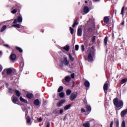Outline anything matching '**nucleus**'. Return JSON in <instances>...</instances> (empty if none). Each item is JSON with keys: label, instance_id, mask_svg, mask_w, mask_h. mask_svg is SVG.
<instances>
[{"label": "nucleus", "instance_id": "f257e3e1", "mask_svg": "<svg viewBox=\"0 0 127 127\" xmlns=\"http://www.w3.org/2000/svg\"><path fill=\"white\" fill-rule=\"evenodd\" d=\"M88 58L85 57V60H88L89 62H92L93 60H94L93 58H94V56H95V49H94V48L91 47L90 48L88 51Z\"/></svg>", "mask_w": 127, "mask_h": 127}, {"label": "nucleus", "instance_id": "f03ea898", "mask_svg": "<svg viewBox=\"0 0 127 127\" xmlns=\"http://www.w3.org/2000/svg\"><path fill=\"white\" fill-rule=\"evenodd\" d=\"M15 73H16V70L14 69L13 68H8L4 69L2 72V75H8L9 76H13L15 75Z\"/></svg>", "mask_w": 127, "mask_h": 127}, {"label": "nucleus", "instance_id": "7ed1b4c3", "mask_svg": "<svg viewBox=\"0 0 127 127\" xmlns=\"http://www.w3.org/2000/svg\"><path fill=\"white\" fill-rule=\"evenodd\" d=\"M114 104L116 106V108L122 109L124 107V102L123 101L118 99V98H115L114 99Z\"/></svg>", "mask_w": 127, "mask_h": 127}, {"label": "nucleus", "instance_id": "20e7f679", "mask_svg": "<svg viewBox=\"0 0 127 127\" xmlns=\"http://www.w3.org/2000/svg\"><path fill=\"white\" fill-rule=\"evenodd\" d=\"M77 95L78 93L77 92H72L69 97L70 101H74L77 98Z\"/></svg>", "mask_w": 127, "mask_h": 127}, {"label": "nucleus", "instance_id": "39448f33", "mask_svg": "<svg viewBox=\"0 0 127 127\" xmlns=\"http://www.w3.org/2000/svg\"><path fill=\"white\" fill-rule=\"evenodd\" d=\"M108 87H109V81H107L105 82L103 86L104 91L105 94L108 93Z\"/></svg>", "mask_w": 127, "mask_h": 127}, {"label": "nucleus", "instance_id": "423d86ee", "mask_svg": "<svg viewBox=\"0 0 127 127\" xmlns=\"http://www.w3.org/2000/svg\"><path fill=\"white\" fill-rule=\"evenodd\" d=\"M63 64H64L65 66H68L69 64V61H68V60L67 59V57H64V61H63Z\"/></svg>", "mask_w": 127, "mask_h": 127}, {"label": "nucleus", "instance_id": "0eeeda50", "mask_svg": "<svg viewBox=\"0 0 127 127\" xmlns=\"http://www.w3.org/2000/svg\"><path fill=\"white\" fill-rule=\"evenodd\" d=\"M65 103H66V100H65V99L62 100L58 103L57 106L58 107H60L63 105V104H65Z\"/></svg>", "mask_w": 127, "mask_h": 127}, {"label": "nucleus", "instance_id": "6e6552de", "mask_svg": "<svg viewBox=\"0 0 127 127\" xmlns=\"http://www.w3.org/2000/svg\"><path fill=\"white\" fill-rule=\"evenodd\" d=\"M28 112L27 111H26L25 112L26 114V121H27V124H30L31 122V119H30V117H29V116H27V113Z\"/></svg>", "mask_w": 127, "mask_h": 127}, {"label": "nucleus", "instance_id": "1a4fd4ad", "mask_svg": "<svg viewBox=\"0 0 127 127\" xmlns=\"http://www.w3.org/2000/svg\"><path fill=\"white\" fill-rule=\"evenodd\" d=\"M83 11L85 14L88 13V12L90 11V8H89V7L87 6H84L83 8Z\"/></svg>", "mask_w": 127, "mask_h": 127}, {"label": "nucleus", "instance_id": "9d476101", "mask_svg": "<svg viewBox=\"0 0 127 127\" xmlns=\"http://www.w3.org/2000/svg\"><path fill=\"white\" fill-rule=\"evenodd\" d=\"M10 59L12 60V61H14V60L16 59V55L14 54H11L10 56Z\"/></svg>", "mask_w": 127, "mask_h": 127}, {"label": "nucleus", "instance_id": "9b49d317", "mask_svg": "<svg viewBox=\"0 0 127 127\" xmlns=\"http://www.w3.org/2000/svg\"><path fill=\"white\" fill-rule=\"evenodd\" d=\"M127 114V111L126 110H124L122 111L121 113V116L122 118H124V117H125V116H126V115Z\"/></svg>", "mask_w": 127, "mask_h": 127}, {"label": "nucleus", "instance_id": "f8f14e48", "mask_svg": "<svg viewBox=\"0 0 127 127\" xmlns=\"http://www.w3.org/2000/svg\"><path fill=\"white\" fill-rule=\"evenodd\" d=\"M104 21L106 23V24H108V23H109V21H110V19L109 18V17H105L104 18Z\"/></svg>", "mask_w": 127, "mask_h": 127}, {"label": "nucleus", "instance_id": "ddd939ff", "mask_svg": "<svg viewBox=\"0 0 127 127\" xmlns=\"http://www.w3.org/2000/svg\"><path fill=\"white\" fill-rule=\"evenodd\" d=\"M78 36H82V28H79L77 30Z\"/></svg>", "mask_w": 127, "mask_h": 127}, {"label": "nucleus", "instance_id": "4468645a", "mask_svg": "<svg viewBox=\"0 0 127 127\" xmlns=\"http://www.w3.org/2000/svg\"><path fill=\"white\" fill-rule=\"evenodd\" d=\"M40 104V102L39 101V100L38 99H36L34 101V104L35 106H39V104Z\"/></svg>", "mask_w": 127, "mask_h": 127}, {"label": "nucleus", "instance_id": "2eb2a0df", "mask_svg": "<svg viewBox=\"0 0 127 127\" xmlns=\"http://www.w3.org/2000/svg\"><path fill=\"white\" fill-rule=\"evenodd\" d=\"M26 97L28 99H31V98L33 97V94H32V93H28L26 95Z\"/></svg>", "mask_w": 127, "mask_h": 127}, {"label": "nucleus", "instance_id": "dca6fc26", "mask_svg": "<svg viewBox=\"0 0 127 127\" xmlns=\"http://www.w3.org/2000/svg\"><path fill=\"white\" fill-rule=\"evenodd\" d=\"M17 22H22V16L21 15L18 16Z\"/></svg>", "mask_w": 127, "mask_h": 127}, {"label": "nucleus", "instance_id": "f3484780", "mask_svg": "<svg viewBox=\"0 0 127 127\" xmlns=\"http://www.w3.org/2000/svg\"><path fill=\"white\" fill-rule=\"evenodd\" d=\"M65 80L66 81V82H70V81H71V77L70 76H66L65 77Z\"/></svg>", "mask_w": 127, "mask_h": 127}, {"label": "nucleus", "instance_id": "a211bd4d", "mask_svg": "<svg viewBox=\"0 0 127 127\" xmlns=\"http://www.w3.org/2000/svg\"><path fill=\"white\" fill-rule=\"evenodd\" d=\"M18 100V99L16 97H12V101L13 103H14V104H15V103L17 102Z\"/></svg>", "mask_w": 127, "mask_h": 127}, {"label": "nucleus", "instance_id": "6ab92c4d", "mask_svg": "<svg viewBox=\"0 0 127 127\" xmlns=\"http://www.w3.org/2000/svg\"><path fill=\"white\" fill-rule=\"evenodd\" d=\"M84 85L86 87H90V82L86 80L84 82Z\"/></svg>", "mask_w": 127, "mask_h": 127}, {"label": "nucleus", "instance_id": "aec40b11", "mask_svg": "<svg viewBox=\"0 0 127 127\" xmlns=\"http://www.w3.org/2000/svg\"><path fill=\"white\" fill-rule=\"evenodd\" d=\"M79 24V22H78V21H77V20H74V22L73 23V24L72 25V27H75V26H76V25H78Z\"/></svg>", "mask_w": 127, "mask_h": 127}, {"label": "nucleus", "instance_id": "412c9836", "mask_svg": "<svg viewBox=\"0 0 127 127\" xmlns=\"http://www.w3.org/2000/svg\"><path fill=\"white\" fill-rule=\"evenodd\" d=\"M71 107V105L69 104V105H66L65 106V107H64V110H65V111H67V110H69V108Z\"/></svg>", "mask_w": 127, "mask_h": 127}, {"label": "nucleus", "instance_id": "4be33fe9", "mask_svg": "<svg viewBox=\"0 0 127 127\" xmlns=\"http://www.w3.org/2000/svg\"><path fill=\"white\" fill-rule=\"evenodd\" d=\"M20 101H21V102H23L24 103H25L26 104L27 103V100L23 99L22 98V97H21V96L20 97Z\"/></svg>", "mask_w": 127, "mask_h": 127}, {"label": "nucleus", "instance_id": "5701e85b", "mask_svg": "<svg viewBox=\"0 0 127 127\" xmlns=\"http://www.w3.org/2000/svg\"><path fill=\"white\" fill-rule=\"evenodd\" d=\"M86 108L87 109V111L88 112H91L92 108H91V106H89V105H86Z\"/></svg>", "mask_w": 127, "mask_h": 127}, {"label": "nucleus", "instance_id": "b1692460", "mask_svg": "<svg viewBox=\"0 0 127 127\" xmlns=\"http://www.w3.org/2000/svg\"><path fill=\"white\" fill-rule=\"evenodd\" d=\"M5 29H6V25L3 26L0 30L1 32H3V31H4Z\"/></svg>", "mask_w": 127, "mask_h": 127}, {"label": "nucleus", "instance_id": "393cba45", "mask_svg": "<svg viewBox=\"0 0 127 127\" xmlns=\"http://www.w3.org/2000/svg\"><path fill=\"white\" fill-rule=\"evenodd\" d=\"M66 95H67V96H70V95L71 94V93H72V91H71V90L70 89H67L66 90Z\"/></svg>", "mask_w": 127, "mask_h": 127}, {"label": "nucleus", "instance_id": "a878e982", "mask_svg": "<svg viewBox=\"0 0 127 127\" xmlns=\"http://www.w3.org/2000/svg\"><path fill=\"white\" fill-rule=\"evenodd\" d=\"M68 55H69V58L70 61L73 62V61H74V58H73V57H72V55H71V54H69Z\"/></svg>", "mask_w": 127, "mask_h": 127}, {"label": "nucleus", "instance_id": "bb28decb", "mask_svg": "<svg viewBox=\"0 0 127 127\" xmlns=\"http://www.w3.org/2000/svg\"><path fill=\"white\" fill-rule=\"evenodd\" d=\"M125 9H126V8L125 9V7L124 6H123V7H122V10H121V14L122 15H125V14H124V12H125Z\"/></svg>", "mask_w": 127, "mask_h": 127}, {"label": "nucleus", "instance_id": "cd10ccee", "mask_svg": "<svg viewBox=\"0 0 127 127\" xmlns=\"http://www.w3.org/2000/svg\"><path fill=\"white\" fill-rule=\"evenodd\" d=\"M63 86H60L58 89V92L59 93H60V92H62V91H63Z\"/></svg>", "mask_w": 127, "mask_h": 127}, {"label": "nucleus", "instance_id": "c85d7f7f", "mask_svg": "<svg viewBox=\"0 0 127 127\" xmlns=\"http://www.w3.org/2000/svg\"><path fill=\"white\" fill-rule=\"evenodd\" d=\"M16 49H17V50H18L19 52H20V53H22L23 51L22 49L18 47H16Z\"/></svg>", "mask_w": 127, "mask_h": 127}, {"label": "nucleus", "instance_id": "c756f323", "mask_svg": "<svg viewBox=\"0 0 127 127\" xmlns=\"http://www.w3.org/2000/svg\"><path fill=\"white\" fill-rule=\"evenodd\" d=\"M83 127H90V123H86L83 124Z\"/></svg>", "mask_w": 127, "mask_h": 127}, {"label": "nucleus", "instance_id": "7c9ffc66", "mask_svg": "<svg viewBox=\"0 0 127 127\" xmlns=\"http://www.w3.org/2000/svg\"><path fill=\"white\" fill-rule=\"evenodd\" d=\"M13 27H16L17 28H20V25L19 24H14L12 25Z\"/></svg>", "mask_w": 127, "mask_h": 127}, {"label": "nucleus", "instance_id": "2f4dec72", "mask_svg": "<svg viewBox=\"0 0 127 127\" xmlns=\"http://www.w3.org/2000/svg\"><path fill=\"white\" fill-rule=\"evenodd\" d=\"M64 50H66V51H69V46L66 45V46H64Z\"/></svg>", "mask_w": 127, "mask_h": 127}, {"label": "nucleus", "instance_id": "473e14b6", "mask_svg": "<svg viewBox=\"0 0 127 127\" xmlns=\"http://www.w3.org/2000/svg\"><path fill=\"white\" fill-rule=\"evenodd\" d=\"M15 93H16V95L17 96V97H20V92H19V91L16 90Z\"/></svg>", "mask_w": 127, "mask_h": 127}, {"label": "nucleus", "instance_id": "72a5a7b5", "mask_svg": "<svg viewBox=\"0 0 127 127\" xmlns=\"http://www.w3.org/2000/svg\"><path fill=\"white\" fill-rule=\"evenodd\" d=\"M64 95L65 93H64V92H61L59 94V96L61 98H64Z\"/></svg>", "mask_w": 127, "mask_h": 127}, {"label": "nucleus", "instance_id": "f704fd0d", "mask_svg": "<svg viewBox=\"0 0 127 127\" xmlns=\"http://www.w3.org/2000/svg\"><path fill=\"white\" fill-rule=\"evenodd\" d=\"M69 29L70 30L71 34H74V29H73L72 27H70Z\"/></svg>", "mask_w": 127, "mask_h": 127}, {"label": "nucleus", "instance_id": "c9c22d12", "mask_svg": "<svg viewBox=\"0 0 127 127\" xmlns=\"http://www.w3.org/2000/svg\"><path fill=\"white\" fill-rule=\"evenodd\" d=\"M108 43V37L106 36L104 39V44L106 45Z\"/></svg>", "mask_w": 127, "mask_h": 127}, {"label": "nucleus", "instance_id": "e433bc0d", "mask_svg": "<svg viewBox=\"0 0 127 127\" xmlns=\"http://www.w3.org/2000/svg\"><path fill=\"white\" fill-rule=\"evenodd\" d=\"M11 13H13V14H15L16 12H17V9H14L11 11Z\"/></svg>", "mask_w": 127, "mask_h": 127}, {"label": "nucleus", "instance_id": "4c0bfd02", "mask_svg": "<svg viewBox=\"0 0 127 127\" xmlns=\"http://www.w3.org/2000/svg\"><path fill=\"white\" fill-rule=\"evenodd\" d=\"M127 81V78L123 79L122 80V84H125Z\"/></svg>", "mask_w": 127, "mask_h": 127}, {"label": "nucleus", "instance_id": "58836bf2", "mask_svg": "<svg viewBox=\"0 0 127 127\" xmlns=\"http://www.w3.org/2000/svg\"><path fill=\"white\" fill-rule=\"evenodd\" d=\"M122 127H126V122H125V121L122 122Z\"/></svg>", "mask_w": 127, "mask_h": 127}, {"label": "nucleus", "instance_id": "ea45409f", "mask_svg": "<svg viewBox=\"0 0 127 127\" xmlns=\"http://www.w3.org/2000/svg\"><path fill=\"white\" fill-rule=\"evenodd\" d=\"M75 49L76 51H78V50H79V45H76L75 46Z\"/></svg>", "mask_w": 127, "mask_h": 127}, {"label": "nucleus", "instance_id": "a19ab883", "mask_svg": "<svg viewBox=\"0 0 127 127\" xmlns=\"http://www.w3.org/2000/svg\"><path fill=\"white\" fill-rule=\"evenodd\" d=\"M81 49L82 51H85V47L83 46V45H82L81 46Z\"/></svg>", "mask_w": 127, "mask_h": 127}, {"label": "nucleus", "instance_id": "79ce46f5", "mask_svg": "<svg viewBox=\"0 0 127 127\" xmlns=\"http://www.w3.org/2000/svg\"><path fill=\"white\" fill-rule=\"evenodd\" d=\"M71 77L72 78V79H74L75 78V74L74 73H72L71 74Z\"/></svg>", "mask_w": 127, "mask_h": 127}, {"label": "nucleus", "instance_id": "37998d69", "mask_svg": "<svg viewBox=\"0 0 127 127\" xmlns=\"http://www.w3.org/2000/svg\"><path fill=\"white\" fill-rule=\"evenodd\" d=\"M63 112H64V110H63V109H61L60 110V114H61V115H62V114H63Z\"/></svg>", "mask_w": 127, "mask_h": 127}, {"label": "nucleus", "instance_id": "c03bdc74", "mask_svg": "<svg viewBox=\"0 0 127 127\" xmlns=\"http://www.w3.org/2000/svg\"><path fill=\"white\" fill-rule=\"evenodd\" d=\"M114 125V121H112L110 123V127H113V126Z\"/></svg>", "mask_w": 127, "mask_h": 127}, {"label": "nucleus", "instance_id": "a18cd8bd", "mask_svg": "<svg viewBox=\"0 0 127 127\" xmlns=\"http://www.w3.org/2000/svg\"><path fill=\"white\" fill-rule=\"evenodd\" d=\"M13 23L14 24H16V23H17V20L15 19V20H14V21L13 22Z\"/></svg>", "mask_w": 127, "mask_h": 127}, {"label": "nucleus", "instance_id": "49530a36", "mask_svg": "<svg viewBox=\"0 0 127 127\" xmlns=\"http://www.w3.org/2000/svg\"><path fill=\"white\" fill-rule=\"evenodd\" d=\"M81 113H85V112H86V111L85 110V109H84V108H82L81 110Z\"/></svg>", "mask_w": 127, "mask_h": 127}, {"label": "nucleus", "instance_id": "de8ad7c7", "mask_svg": "<svg viewBox=\"0 0 127 127\" xmlns=\"http://www.w3.org/2000/svg\"><path fill=\"white\" fill-rule=\"evenodd\" d=\"M38 122H39V123L42 122V118L41 117H40V118L39 119Z\"/></svg>", "mask_w": 127, "mask_h": 127}, {"label": "nucleus", "instance_id": "09e8293b", "mask_svg": "<svg viewBox=\"0 0 127 127\" xmlns=\"http://www.w3.org/2000/svg\"><path fill=\"white\" fill-rule=\"evenodd\" d=\"M8 92H9V93H12V89L9 88L8 89Z\"/></svg>", "mask_w": 127, "mask_h": 127}, {"label": "nucleus", "instance_id": "8fccbe9b", "mask_svg": "<svg viewBox=\"0 0 127 127\" xmlns=\"http://www.w3.org/2000/svg\"><path fill=\"white\" fill-rule=\"evenodd\" d=\"M2 70V66H1V65L0 64V72H1Z\"/></svg>", "mask_w": 127, "mask_h": 127}, {"label": "nucleus", "instance_id": "3c124183", "mask_svg": "<svg viewBox=\"0 0 127 127\" xmlns=\"http://www.w3.org/2000/svg\"><path fill=\"white\" fill-rule=\"evenodd\" d=\"M83 39L84 40H86V39H87V37L85 35H84Z\"/></svg>", "mask_w": 127, "mask_h": 127}, {"label": "nucleus", "instance_id": "603ef678", "mask_svg": "<svg viewBox=\"0 0 127 127\" xmlns=\"http://www.w3.org/2000/svg\"><path fill=\"white\" fill-rule=\"evenodd\" d=\"M125 25V21L123 20V22L121 23V25Z\"/></svg>", "mask_w": 127, "mask_h": 127}, {"label": "nucleus", "instance_id": "864d4df0", "mask_svg": "<svg viewBox=\"0 0 127 127\" xmlns=\"http://www.w3.org/2000/svg\"><path fill=\"white\" fill-rule=\"evenodd\" d=\"M46 127H50V123H48Z\"/></svg>", "mask_w": 127, "mask_h": 127}, {"label": "nucleus", "instance_id": "5fc2aeb1", "mask_svg": "<svg viewBox=\"0 0 127 127\" xmlns=\"http://www.w3.org/2000/svg\"><path fill=\"white\" fill-rule=\"evenodd\" d=\"M4 46H5V47H7L8 48H9V46L8 45H4Z\"/></svg>", "mask_w": 127, "mask_h": 127}, {"label": "nucleus", "instance_id": "6e6d98bb", "mask_svg": "<svg viewBox=\"0 0 127 127\" xmlns=\"http://www.w3.org/2000/svg\"><path fill=\"white\" fill-rule=\"evenodd\" d=\"M92 39L93 41H95V40H96V38L95 37V36L93 37Z\"/></svg>", "mask_w": 127, "mask_h": 127}, {"label": "nucleus", "instance_id": "4d7b16f0", "mask_svg": "<svg viewBox=\"0 0 127 127\" xmlns=\"http://www.w3.org/2000/svg\"><path fill=\"white\" fill-rule=\"evenodd\" d=\"M1 55H2V53L1 51H0V56H1Z\"/></svg>", "mask_w": 127, "mask_h": 127}, {"label": "nucleus", "instance_id": "13d9d810", "mask_svg": "<svg viewBox=\"0 0 127 127\" xmlns=\"http://www.w3.org/2000/svg\"><path fill=\"white\" fill-rule=\"evenodd\" d=\"M84 102H85V104H87V101H85V100H84Z\"/></svg>", "mask_w": 127, "mask_h": 127}, {"label": "nucleus", "instance_id": "bf43d9fd", "mask_svg": "<svg viewBox=\"0 0 127 127\" xmlns=\"http://www.w3.org/2000/svg\"><path fill=\"white\" fill-rule=\"evenodd\" d=\"M95 0V1H99V0Z\"/></svg>", "mask_w": 127, "mask_h": 127}, {"label": "nucleus", "instance_id": "052dcab7", "mask_svg": "<svg viewBox=\"0 0 127 127\" xmlns=\"http://www.w3.org/2000/svg\"><path fill=\"white\" fill-rule=\"evenodd\" d=\"M85 3H88V1H85Z\"/></svg>", "mask_w": 127, "mask_h": 127}, {"label": "nucleus", "instance_id": "680f3d73", "mask_svg": "<svg viewBox=\"0 0 127 127\" xmlns=\"http://www.w3.org/2000/svg\"><path fill=\"white\" fill-rule=\"evenodd\" d=\"M78 4H80V2H78Z\"/></svg>", "mask_w": 127, "mask_h": 127}, {"label": "nucleus", "instance_id": "e2e57ef3", "mask_svg": "<svg viewBox=\"0 0 127 127\" xmlns=\"http://www.w3.org/2000/svg\"><path fill=\"white\" fill-rule=\"evenodd\" d=\"M113 36H114V33L113 34Z\"/></svg>", "mask_w": 127, "mask_h": 127}, {"label": "nucleus", "instance_id": "0e129e2a", "mask_svg": "<svg viewBox=\"0 0 127 127\" xmlns=\"http://www.w3.org/2000/svg\"><path fill=\"white\" fill-rule=\"evenodd\" d=\"M69 68H71V67H70V65L69 66Z\"/></svg>", "mask_w": 127, "mask_h": 127}, {"label": "nucleus", "instance_id": "69168bd1", "mask_svg": "<svg viewBox=\"0 0 127 127\" xmlns=\"http://www.w3.org/2000/svg\"><path fill=\"white\" fill-rule=\"evenodd\" d=\"M29 109H30V107H28Z\"/></svg>", "mask_w": 127, "mask_h": 127}, {"label": "nucleus", "instance_id": "338daca9", "mask_svg": "<svg viewBox=\"0 0 127 127\" xmlns=\"http://www.w3.org/2000/svg\"><path fill=\"white\" fill-rule=\"evenodd\" d=\"M0 24H1V23H0Z\"/></svg>", "mask_w": 127, "mask_h": 127}]
</instances>
